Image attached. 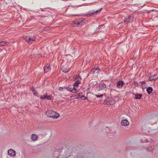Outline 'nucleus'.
<instances>
[{
    "label": "nucleus",
    "instance_id": "obj_1",
    "mask_svg": "<svg viewBox=\"0 0 158 158\" xmlns=\"http://www.w3.org/2000/svg\"><path fill=\"white\" fill-rule=\"evenodd\" d=\"M46 113L48 117L52 118H57L60 116L59 113L51 110H48Z\"/></svg>",
    "mask_w": 158,
    "mask_h": 158
},
{
    "label": "nucleus",
    "instance_id": "obj_2",
    "mask_svg": "<svg viewBox=\"0 0 158 158\" xmlns=\"http://www.w3.org/2000/svg\"><path fill=\"white\" fill-rule=\"evenodd\" d=\"M84 23V21L81 20V21H73L72 23V25L74 27H81Z\"/></svg>",
    "mask_w": 158,
    "mask_h": 158
},
{
    "label": "nucleus",
    "instance_id": "obj_3",
    "mask_svg": "<svg viewBox=\"0 0 158 158\" xmlns=\"http://www.w3.org/2000/svg\"><path fill=\"white\" fill-rule=\"evenodd\" d=\"M74 86L73 88H69V90L72 93H75L76 92L77 89H78L79 86V84L76 83H74L73 84Z\"/></svg>",
    "mask_w": 158,
    "mask_h": 158
},
{
    "label": "nucleus",
    "instance_id": "obj_4",
    "mask_svg": "<svg viewBox=\"0 0 158 158\" xmlns=\"http://www.w3.org/2000/svg\"><path fill=\"white\" fill-rule=\"evenodd\" d=\"M129 122L127 120H123L121 122V126L124 129L126 128V127L129 125Z\"/></svg>",
    "mask_w": 158,
    "mask_h": 158
},
{
    "label": "nucleus",
    "instance_id": "obj_5",
    "mask_svg": "<svg viewBox=\"0 0 158 158\" xmlns=\"http://www.w3.org/2000/svg\"><path fill=\"white\" fill-rule=\"evenodd\" d=\"M7 153L11 157H15L16 155V152L15 150L13 149H10L8 150Z\"/></svg>",
    "mask_w": 158,
    "mask_h": 158
},
{
    "label": "nucleus",
    "instance_id": "obj_6",
    "mask_svg": "<svg viewBox=\"0 0 158 158\" xmlns=\"http://www.w3.org/2000/svg\"><path fill=\"white\" fill-rule=\"evenodd\" d=\"M52 96L50 95H48L47 94L42 95L40 96V98L42 100L47 99L48 100H50L52 99Z\"/></svg>",
    "mask_w": 158,
    "mask_h": 158
},
{
    "label": "nucleus",
    "instance_id": "obj_7",
    "mask_svg": "<svg viewBox=\"0 0 158 158\" xmlns=\"http://www.w3.org/2000/svg\"><path fill=\"white\" fill-rule=\"evenodd\" d=\"M35 39L34 37H26L25 40L29 44H31L35 40Z\"/></svg>",
    "mask_w": 158,
    "mask_h": 158
},
{
    "label": "nucleus",
    "instance_id": "obj_8",
    "mask_svg": "<svg viewBox=\"0 0 158 158\" xmlns=\"http://www.w3.org/2000/svg\"><path fill=\"white\" fill-rule=\"evenodd\" d=\"M133 17L132 16H129L127 18H126L124 21V23H128L131 22L133 21Z\"/></svg>",
    "mask_w": 158,
    "mask_h": 158
},
{
    "label": "nucleus",
    "instance_id": "obj_9",
    "mask_svg": "<svg viewBox=\"0 0 158 158\" xmlns=\"http://www.w3.org/2000/svg\"><path fill=\"white\" fill-rule=\"evenodd\" d=\"M106 88V85L103 83L100 84L98 87V90L99 91L102 90Z\"/></svg>",
    "mask_w": 158,
    "mask_h": 158
},
{
    "label": "nucleus",
    "instance_id": "obj_10",
    "mask_svg": "<svg viewBox=\"0 0 158 158\" xmlns=\"http://www.w3.org/2000/svg\"><path fill=\"white\" fill-rule=\"evenodd\" d=\"M31 139L33 141H36L38 139V136L35 134H33L31 136Z\"/></svg>",
    "mask_w": 158,
    "mask_h": 158
},
{
    "label": "nucleus",
    "instance_id": "obj_11",
    "mask_svg": "<svg viewBox=\"0 0 158 158\" xmlns=\"http://www.w3.org/2000/svg\"><path fill=\"white\" fill-rule=\"evenodd\" d=\"M75 79L77 80L76 81L75 83H76L78 84H80L81 83V78L79 76H76Z\"/></svg>",
    "mask_w": 158,
    "mask_h": 158
},
{
    "label": "nucleus",
    "instance_id": "obj_12",
    "mask_svg": "<svg viewBox=\"0 0 158 158\" xmlns=\"http://www.w3.org/2000/svg\"><path fill=\"white\" fill-rule=\"evenodd\" d=\"M123 81H120L118 82L117 84V86L118 88L122 87L123 86Z\"/></svg>",
    "mask_w": 158,
    "mask_h": 158
},
{
    "label": "nucleus",
    "instance_id": "obj_13",
    "mask_svg": "<svg viewBox=\"0 0 158 158\" xmlns=\"http://www.w3.org/2000/svg\"><path fill=\"white\" fill-rule=\"evenodd\" d=\"M10 43L8 42H6L5 41L0 42V46H3L6 45H8Z\"/></svg>",
    "mask_w": 158,
    "mask_h": 158
},
{
    "label": "nucleus",
    "instance_id": "obj_14",
    "mask_svg": "<svg viewBox=\"0 0 158 158\" xmlns=\"http://www.w3.org/2000/svg\"><path fill=\"white\" fill-rule=\"evenodd\" d=\"M44 70L45 73H47L50 70V66L48 65L45 66L44 68Z\"/></svg>",
    "mask_w": 158,
    "mask_h": 158
},
{
    "label": "nucleus",
    "instance_id": "obj_15",
    "mask_svg": "<svg viewBox=\"0 0 158 158\" xmlns=\"http://www.w3.org/2000/svg\"><path fill=\"white\" fill-rule=\"evenodd\" d=\"M156 76V75H154L150 76L149 78V80L151 81H155L156 80L157 78Z\"/></svg>",
    "mask_w": 158,
    "mask_h": 158
},
{
    "label": "nucleus",
    "instance_id": "obj_16",
    "mask_svg": "<svg viewBox=\"0 0 158 158\" xmlns=\"http://www.w3.org/2000/svg\"><path fill=\"white\" fill-rule=\"evenodd\" d=\"M146 91L148 94H150L152 91V89L151 87H149L147 88Z\"/></svg>",
    "mask_w": 158,
    "mask_h": 158
},
{
    "label": "nucleus",
    "instance_id": "obj_17",
    "mask_svg": "<svg viewBox=\"0 0 158 158\" xmlns=\"http://www.w3.org/2000/svg\"><path fill=\"white\" fill-rule=\"evenodd\" d=\"M100 71V69L97 68L94 69L92 70V72H93L94 73H98Z\"/></svg>",
    "mask_w": 158,
    "mask_h": 158
},
{
    "label": "nucleus",
    "instance_id": "obj_18",
    "mask_svg": "<svg viewBox=\"0 0 158 158\" xmlns=\"http://www.w3.org/2000/svg\"><path fill=\"white\" fill-rule=\"evenodd\" d=\"M31 89L33 93L36 96H37V94H38V93L37 92V91L35 90L33 88H31Z\"/></svg>",
    "mask_w": 158,
    "mask_h": 158
},
{
    "label": "nucleus",
    "instance_id": "obj_19",
    "mask_svg": "<svg viewBox=\"0 0 158 158\" xmlns=\"http://www.w3.org/2000/svg\"><path fill=\"white\" fill-rule=\"evenodd\" d=\"M135 99H140L142 96V95L140 94H135Z\"/></svg>",
    "mask_w": 158,
    "mask_h": 158
},
{
    "label": "nucleus",
    "instance_id": "obj_20",
    "mask_svg": "<svg viewBox=\"0 0 158 158\" xmlns=\"http://www.w3.org/2000/svg\"><path fill=\"white\" fill-rule=\"evenodd\" d=\"M115 103L114 101L112 98H109V104H113Z\"/></svg>",
    "mask_w": 158,
    "mask_h": 158
},
{
    "label": "nucleus",
    "instance_id": "obj_21",
    "mask_svg": "<svg viewBox=\"0 0 158 158\" xmlns=\"http://www.w3.org/2000/svg\"><path fill=\"white\" fill-rule=\"evenodd\" d=\"M80 98L82 100H85L86 99V98L84 95H82L81 96H78V98Z\"/></svg>",
    "mask_w": 158,
    "mask_h": 158
},
{
    "label": "nucleus",
    "instance_id": "obj_22",
    "mask_svg": "<svg viewBox=\"0 0 158 158\" xmlns=\"http://www.w3.org/2000/svg\"><path fill=\"white\" fill-rule=\"evenodd\" d=\"M100 10H97L96 11L94 12L93 13H90L89 15L91 16V15H95L97 14V12H98L99 11H100Z\"/></svg>",
    "mask_w": 158,
    "mask_h": 158
},
{
    "label": "nucleus",
    "instance_id": "obj_23",
    "mask_svg": "<svg viewBox=\"0 0 158 158\" xmlns=\"http://www.w3.org/2000/svg\"><path fill=\"white\" fill-rule=\"evenodd\" d=\"M108 131H109V129H108V128L106 127V129H104L103 130V132H105V134H106V133H108Z\"/></svg>",
    "mask_w": 158,
    "mask_h": 158
},
{
    "label": "nucleus",
    "instance_id": "obj_24",
    "mask_svg": "<svg viewBox=\"0 0 158 158\" xmlns=\"http://www.w3.org/2000/svg\"><path fill=\"white\" fill-rule=\"evenodd\" d=\"M109 103V101L107 100H105L103 102V104L105 105H107Z\"/></svg>",
    "mask_w": 158,
    "mask_h": 158
},
{
    "label": "nucleus",
    "instance_id": "obj_25",
    "mask_svg": "<svg viewBox=\"0 0 158 158\" xmlns=\"http://www.w3.org/2000/svg\"><path fill=\"white\" fill-rule=\"evenodd\" d=\"M95 96L97 98H100L102 97V96H103V95L102 94H101L100 95H96Z\"/></svg>",
    "mask_w": 158,
    "mask_h": 158
},
{
    "label": "nucleus",
    "instance_id": "obj_26",
    "mask_svg": "<svg viewBox=\"0 0 158 158\" xmlns=\"http://www.w3.org/2000/svg\"><path fill=\"white\" fill-rule=\"evenodd\" d=\"M69 70V69H63V72L66 73Z\"/></svg>",
    "mask_w": 158,
    "mask_h": 158
},
{
    "label": "nucleus",
    "instance_id": "obj_27",
    "mask_svg": "<svg viewBox=\"0 0 158 158\" xmlns=\"http://www.w3.org/2000/svg\"><path fill=\"white\" fill-rule=\"evenodd\" d=\"M140 83H141V84L143 85L145 83V81H144L140 82Z\"/></svg>",
    "mask_w": 158,
    "mask_h": 158
},
{
    "label": "nucleus",
    "instance_id": "obj_28",
    "mask_svg": "<svg viewBox=\"0 0 158 158\" xmlns=\"http://www.w3.org/2000/svg\"><path fill=\"white\" fill-rule=\"evenodd\" d=\"M59 90H60V91H61V90H62V89H63V88L61 87H60L59 88Z\"/></svg>",
    "mask_w": 158,
    "mask_h": 158
},
{
    "label": "nucleus",
    "instance_id": "obj_29",
    "mask_svg": "<svg viewBox=\"0 0 158 158\" xmlns=\"http://www.w3.org/2000/svg\"><path fill=\"white\" fill-rule=\"evenodd\" d=\"M46 28H47L46 29H50V28H49V27H47Z\"/></svg>",
    "mask_w": 158,
    "mask_h": 158
}]
</instances>
